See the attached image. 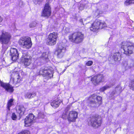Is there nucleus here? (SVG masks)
Instances as JSON below:
<instances>
[{"instance_id": "f257e3e1", "label": "nucleus", "mask_w": 134, "mask_h": 134, "mask_svg": "<svg viewBox=\"0 0 134 134\" xmlns=\"http://www.w3.org/2000/svg\"><path fill=\"white\" fill-rule=\"evenodd\" d=\"M88 124L94 128L96 129L100 127L102 122L101 116L95 114L90 116L88 119Z\"/></svg>"}, {"instance_id": "f03ea898", "label": "nucleus", "mask_w": 134, "mask_h": 134, "mask_svg": "<svg viewBox=\"0 0 134 134\" xmlns=\"http://www.w3.org/2000/svg\"><path fill=\"white\" fill-rule=\"evenodd\" d=\"M120 48L123 50L124 54L129 56L134 51V43L130 41H124L121 43Z\"/></svg>"}, {"instance_id": "7ed1b4c3", "label": "nucleus", "mask_w": 134, "mask_h": 134, "mask_svg": "<svg viewBox=\"0 0 134 134\" xmlns=\"http://www.w3.org/2000/svg\"><path fill=\"white\" fill-rule=\"evenodd\" d=\"M107 27L105 23L99 20H96L91 24L90 29L91 31L96 32L98 30L102 29Z\"/></svg>"}, {"instance_id": "20e7f679", "label": "nucleus", "mask_w": 134, "mask_h": 134, "mask_svg": "<svg viewBox=\"0 0 134 134\" xmlns=\"http://www.w3.org/2000/svg\"><path fill=\"white\" fill-rule=\"evenodd\" d=\"M18 43L19 44L24 48L29 49L31 47L32 45L31 38L28 37H21Z\"/></svg>"}, {"instance_id": "39448f33", "label": "nucleus", "mask_w": 134, "mask_h": 134, "mask_svg": "<svg viewBox=\"0 0 134 134\" xmlns=\"http://www.w3.org/2000/svg\"><path fill=\"white\" fill-rule=\"evenodd\" d=\"M89 101V104H98L100 106L102 103V98L99 96H97L95 94L91 95L88 98Z\"/></svg>"}, {"instance_id": "423d86ee", "label": "nucleus", "mask_w": 134, "mask_h": 134, "mask_svg": "<svg viewBox=\"0 0 134 134\" xmlns=\"http://www.w3.org/2000/svg\"><path fill=\"white\" fill-rule=\"evenodd\" d=\"M123 54V50L120 48L117 52L114 53L110 58L112 62H119L121 60Z\"/></svg>"}, {"instance_id": "0eeeda50", "label": "nucleus", "mask_w": 134, "mask_h": 134, "mask_svg": "<svg viewBox=\"0 0 134 134\" xmlns=\"http://www.w3.org/2000/svg\"><path fill=\"white\" fill-rule=\"evenodd\" d=\"M83 35L81 33H75L70 35L69 39L72 42L76 43H79L82 41Z\"/></svg>"}, {"instance_id": "6e6552de", "label": "nucleus", "mask_w": 134, "mask_h": 134, "mask_svg": "<svg viewBox=\"0 0 134 134\" xmlns=\"http://www.w3.org/2000/svg\"><path fill=\"white\" fill-rule=\"evenodd\" d=\"M11 36L10 34L5 31H3L0 35V41L2 43L7 44L9 42Z\"/></svg>"}, {"instance_id": "1a4fd4ad", "label": "nucleus", "mask_w": 134, "mask_h": 134, "mask_svg": "<svg viewBox=\"0 0 134 134\" xmlns=\"http://www.w3.org/2000/svg\"><path fill=\"white\" fill-rule=\"evenodd\" d=\"M57 37V32H54L50 33L47 38V43L51 46L54 45L56 43Z\"/></svg>"}, {"instance_id": "9d476101", "label": "nucleus", "mask_w": 134, "mask_h": 134, "mask_svg": "<svg viewBox=\"0 0 134 134\" xmlns=\"http://www.w3.org/2000/svg\"><path fill=\"white\" fill-rule=\"evenodd\" d=\"M104 80V76L102 74H97L91 78V81L93 84L97 85L103 82Z\"/></svg>"}, {"instance_id": "9b49d317", "label": "nucleus", "mask_w": 134, "mask_h": 134, "mask_svg": "<svg viewBox=\"0 0 134 134\" xmlns=\"http://www.w3.org/2000/svg\"><path fill=\"white\" fill-rule=\"evenodd\" d=\"M40 73L43 76L46 77L48 79H49L53 76V71L51 68H46L44 69L40 70Z\"/></svg>"}, {"instance_id": "f8f14e48", "label": "nucleus", "mask_w": 134, "mask_h": 134, "mask_svg": "<svg viewBox=\"0 0 134 134\" xmlns=\"http://www.w3.org/2000/svg\"><path fill=\"white\" fill-rule=\"evenodd\" d=\"M32 57L27 54H24L21 60V62L25 65L28 66L31 63Z\"/></svg>"}, {"instance_id": "ddd939ff", "label": "nucleus", "mask_w": 134, "mask_h": 134, "mask_svg": "<svg viewBox=\"0 0 134 134\" xmlns=\"http://www.w3.org/2000/svg\"><path fill=\"white\" fill-rule=\"evenodd\" d=\"M77 113L75 111H69L68 114L67 119L69 122H74L77 117Z\"/></svg>"}, {"instance_id": "4468645a", "label": "nucleus", "mask_w": 134, "mask_h": 134, "mask_svg": "<svg viewBox=\"0 0 134 134\" xmlns=\"http://www.w3.org/2000/svg\"><path fill=\"white\" fill-rule=\"evenodd\" d=\"M35 119L34 115L32 114H30L24 120L25 126H30L34 122Z\"/></svg>"}, {"instance_id": "2eb2a0df", "label": "nucleus", "mask_w": 134, "mask_h": 134, "mask_svg": "<svg viewBox=\"0 0 134 134\" xmlns=\"http://www.w3.org/2000/svg\"><path fill=\"white\" fill-rule=\"evenodd\" d=\"M51 8L49 3L46 4L42 12V15L44 16L48 17L51 14Z\"/></svg>"}, {"instance_id": "dca6fc26", "label": "nucleus", "mask_w": 134, "mask_h": 134, "mask_svg": "<svg viewBox=\"0 0 134 134\" xmlns=\"http://www.w3.org/2000/svg\"><path fill=\"white\" fill-rule=\"evenodd\" d=\"M10 54L12 60L15 61L19 58V54L18 50L15 48H12L10 50Z\"/></svg>"}, {"instance_id": "f3484780", "label": "nucleus", "mask_w": 134, "mask_h": 134, "mask_svg": "<svg viewBox=\"0 0 134 134\" xmlns=\"http://www.w3.org/2000/svg\"><path fill=\"white\" fill-rule=\"evenodd\" d=\"M65 51V49L63 45L60 44L58 45V48L57 51V56L59 58L62 57L64 55V52Z\"/></svg>"}, {"instance_id": "a211bd4d", "label": "nucleus", "mask_w": 134, "mask_h": 134, "mask_svg": "<svg viewBox=\"0 0 134 134\" xmlns=\"http://www.w3.org/2000/svg\"><path fill=\"white\" fill-rule=\"evenodd\" d=\"M0 85L8 92H12L14 91L13 87L9 84L4 83L1 81Z\"/></svg>"}, {"instance_id": "6ab92c4d", "label": "nucleus", "mask_w": 134, "mask_h": 134, "mask_svg": "<svg viewBox=\"0 0 134 134\" xmlns=\"http://www.w3.org/2000/svg\"><path fill=\"white\" fill-rule=\"evenodd\" d=\"M16 110L17 113L20 115H21L24 114L25 111L26 109L22 106H19L17 107Z\"/></svg>"}, {"instance_id": "aec40b11", "label": "nucleus", "mask_w": 134, "mask_h": 134, "mask_svg": "<svg viewBox=\"0 0 134 134\" xmlns=\"http://www.w3.org/2000/svg\"><path fill=\"white\" fill-rule=\"evenodd\" d=\"M61 102L60 100H55L51 103V105L53 107L55 108L59 106Z\"/></svg>"}, {"instance_id": "412c9836", "label": "nucleus", "mask_w": 134, "mask_h": 134, "mask_svg": "<svg viewBox=\"0 0 134 134\" xmlns=\"http://www.w3.org/2000/svg\"><path fill=\"white\" fill-rule=\"evenodd\" d=\"M14 81L16 83L20 82V80L19 74L18 72L14 74Z\"/></svg>"}, {"instance_id": "4be33fe9", "label": "nucleus", "mask_w": 134, "mask_h": 134, "mask_svg": "<svg viewBox=\"0 0 134 134\" xmlns=\"http://www.w3.org/2000/svg\"><path fill=\"white\" fill-rule=\"evenodd\" d=\"M14 99L13 98L10 99L8 101L7 104V108L9 110L10 108L14 105L13 102Z\"/></svg>"}, {"instance_id": "5701e85b", "label": "nucleus", "mask_w": 134, "mask_h": 134, "mask_svg": "<svg viewBox=\"0 0 134 134\" xmlns=\"http://www.w3.org/2000/svg\"><path fill=\"white\" fill-rule=\"evenodd\" d=\"M133 4H134V0H126L124 2V4L126 6Z\"/></svg>"}, {"instance_id": "b1692460", "label": "nucleus", "mask_w": 134, "mask_h": 134, "mask_svg": "<svg viewBox=\"0 0 134 134\" xmlns=\"http://www.w3.org/2000/svg\"><path fill=\"white\" fill-rule=\"evenodd\" d=\"M35 95L34 94H33L30 92L26 93L25 95V97L26 98L30 99L33 97V96Z\"/></svg>"}, {"instance_id": "393cba45", "label": "nucleus", "mask_w": 134, "mask_h": 134, "mask_svg": "<svg viewBox=\"0 0 134 134\" xmlns=\"http://www.w3.org/2000/svg\"><path fill=\"white\" fill-rule=\"evenodd\" d=\"M110 86H105L100 88V90L101 92H103L105 90L110 88Z\"/></svg>"}, {"instance_id": "a878e982", "label": "nucleus", "mask_w": 134, "mask_h": 134, "mask_svg": "<svg viewBox=\"0 0 134 134\" xmlns=\"http://www.w3.org/2000/svg\"><path fill=\"white\" fill-rule=\"evenodd\" d=\"M129 87L130 89L134 90V80L131 81L130 83L129 84Z\"/></svg>"}, {"instance_id": "bb28decb", "label": "nucleus", "mask_w": 134, "mask_h": 134, "mask_svg": "<svg viewBox=\"0 0 134 134\" xmlns=\"http://www.w3.org/2000/svg\"><path fill=\"white\" fill-rule=\"evenodd\" d=\"M37 24V23L35 21H33L29 25V27L30 28L35 27Z\"/></svg>"}, {"instance_id": "cd10ccee", "label": "nucleus", "mask_w": 134, "mask_h": 134, "mask_svg": "<svg viewBox=\"0 0 134 134\" xmlns=\"http://www.w3.org/2000/svg\"><path fill=\"white\" fill-rule=\"evenodd\" d=\"M68 114H67L66 112L63 113L62 115V118L64 119H65L66 118L67 119V116Z\"/></svg>"}, {"instance_id": "c85d7f7f", "label": "nucleus", "mask_w": 134, "mask_h": 134, "mask_svg": "<svg viewBox=\"0 0 134 134\" xmlns=\"http://www.w3.org/2000/svg\"><path fill=\"white\" fill-rule=\"evenodd\" d=\"M11 118L13 120H15L17 118V116L14 113H12Z\"/></svg>"}, {"instance_id": "c756f323", "label": "nucleus", "mask_w": 134, "mask_h": 134, "mask_svg": "<svg viewBox=\"0 0 134 134\" xmlns=\"http://www.w3.org/2000/svg\"><path fill=\"white\" fill-rule=\"evenodd\" d=\"M93 63V62L91 60L88 61L86 63V65L88 66H90L92 65Z\"/></svg>"}, {"instance_id": "7c9ffc66", "label": "nucleus", "mask_w": 134, "mask_h": 134, "mask_svg": "<svg viewBox=\"0 0 134 134\" xmlns=\"http://www.w3.org/2000/svg\"><path fill=\"white\" fill-rule=\"evenodd\" d=\"M18 134H30L29 131H25L19 133Z\"/></svg>"}, {"instance_id": "2f4dec72", "label": "nucleus", "mask_w": 134, "mask_h": 134, "mask_svg": "<svg viewBox=\"0 0 134 134\" xmlns=\"http://www.w3.org/2000/svg\"><path fill=\"white\" fill-rule=\"evenodd\" d=\"M43 57L45 59H47L48 58V56L47 54L46 53H44L43 54Z\"/></svg>"}, {"instance_id": "473e14b6", "label": "nucleus", "mask_w": 134, "mask_h": 134, "mask_svg": "<svg viewBox=\"0 0 134 134\" xmlns=\"http://www.w3.org/2000/svg\"><path fill=\"white\" fill-rule=\"evenodd\" d=\"M42 0H34V1L35 3H38L39 1H41Z\"/></svg>"}, {"instance_id": "72a5a7b5", "label": "nucleus", "mask_w": 134, "mask_h": 134, "mask_svg": "<svg viewBox=\"0 0 134 134\" xmlns=\"http://www.w3.org/2000/svg\"><path fill=\"white\" fill-rule=\"evenodd\" d=\"M42 116V118H44V115L43 114H41V113H40L39 114V116Z\"/></svg>"}, {"instance_id": "f704fd0d", "label": "nucleus", "mask_w": 134, "mask_h": 134, "mask_svg": "<svg viewBox=\"0 0 134 134\" xmlns=\"http://www.w3.org/2000/svg\"><path fill=\"white\" fill-rule=\"evenodd\" d=\"M115 94V92L114 91H113L111 93V95L112 96H113Z\"/></svg>"}, {"instance_id": "c9c22d12", "label": "nucleus", "mask_w": 134, "mask_h": 134, "mask_svg": "<svg viewBox=\"0 0 134 134\" xmlns=\"http://www.w3.org/2000/svg\"><path fill=\"white\" fill-rule=\"evenodd\" d=\"M3 18L0 15V23L2 21H3Z\"/></svg>"}, {"instance_id": "e433bc0d", "label": "nucleus", "mask_w": 134, "mask_h": 134, "mask_svg": "<svg viewBox=\"0 0 134 134\" xmlns=\"http://www.w3.org/2000/svg\"><path fill=\"white\" fill-rule=\"evenodd\" d=\"M80 21L81 23H82L83 24V20L82 19H80Z\"/></svg>"}]
</instances>
